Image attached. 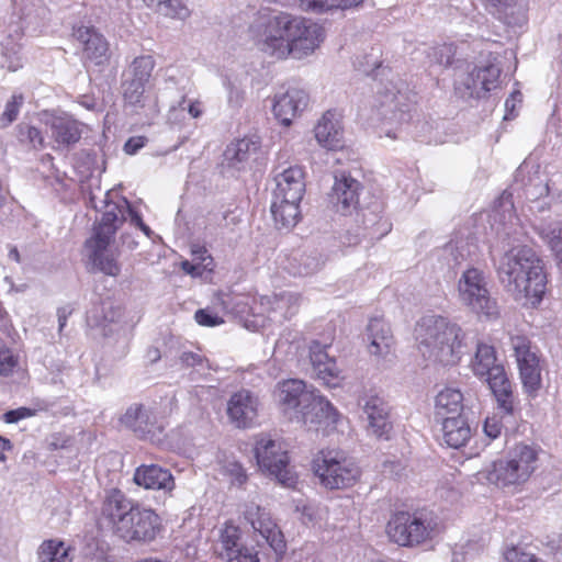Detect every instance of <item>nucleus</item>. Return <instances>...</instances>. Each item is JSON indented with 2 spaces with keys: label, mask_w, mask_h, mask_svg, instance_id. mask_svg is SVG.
I'll return each instance as SVG.
<instances>
[{
  "label": "nucleus",
  "mask_w": 562,
  "mask_h": 562,
  "mask_svg": "<svg viewBox=\"0 0 562 562\" xmlns=\"http://www.w3.org/2000/svg\"><path fill=\"white\" fill-rule=\"evenodd\" d=\"M74 36L83 45V56L94 65H103L109 59V43L93 26H79Z\"/></svg>",
  "instance_id": "24"
},
{
  "label": "nucleus",
  "mask_w": 562,
  "mask_h": 562,
  "mask_svg": "<svg viewBox=\"0 0 562 562\" xmlns=\"http://www.w3.org/2000/svg\"><path fill=\"white\" fill-rule=\"evenodd\" d=\"M260 305L271 321L282 323L297 313L300 295L293 292L265 295L260 297Z\"/></svg>",
  "instance_id": "23"
},
{
  "label": "nucleus",
  "mask_w": 562,
  "mask_h": 562,
  "mask_svg": "<svg viewBox=\"0 0 562 562\" xmlns=\"http://www.w3.org/2000/svg\"><path fill=\"white\" fill-rule=\"evenodd\" d=\"M464 395L459 389L445 387L436 395L435 398L436 419L464 415Z\"/></svg>",
  "instance_id": "33"
},
{
  "label": "nucleus",
  "mask_w": 562,
  "mask_h": 562,
  "mask_svg": "<svg viewBox=\"0 0 562 562\" xmlns=\"http://www.w3.org/2000/svg\"><path fill=\"white\" fill-rule=\"evenodd\" d=\"M42 121L50 128L52 137L58 145L70 146L81 137L78 122L69 116H58L44 112Z\"/></svg>",
  "instance_id": "28"
},
{
  "label": "nucleus",
  "mask_w": 562,
  "mask_h": 562,
  "mask_svg": "<svg viewBox=\"0 0 562 562\" xmlns=\"http://www.w3.org/2000/svg\"><path fill=\"white\" fill-rule=\"evenodd\" d=\"M313 470L323 486L329 490L346 488L356 483L359 468L338 450H322L313 460Z\"/></svg>",
  "instance_id": "9"
},
{
  "label": "nucleus",
  "mask_w": 562,
  "mask_h": 562,
  "mask_svg": "<svg viewBox=\"0 0 562 562\" xmlns=\"http://www.w3.org/2000/svg\"><path fill=\"white\" fill-rule=\"evenodd\" d=\"M439 420L441 422L442 439L448 447L459 449L471 439L472 430L464 415Z\"/></svg>",
  "instance_id": "32"
},
{
  "label": "nucleus",
  "mask_w": 562,
  "mask_h": 562,
  "mask_svg": "<svg viewBox=\"0 0 562 562\" xmlns=\"http://www.w3.org/2000/svg\"><path fill=\"white\" fill-rule=\"evenodd\" d=\"M415 337L423 358L445 367L457 364L468 346L462 328L439 315L422 317L416 324Z\"/></svg>",
  "instance_id": "4"
},
{
  "label": "nucleus",
  "mask_w": 562,
  "mask_h": 562,
  "mask_svg": "<svg viewBox=\"0 0 562 562\" xmlns=\"http://www.w3.org/2000/svg\"><path fill=\"white\" fill-rule=\"evenodd\" d=\"M18 364L16 358L3 346H0V374L9 375Z\"/></svg>",
  "instance_id": "49"
},
{
  "label": "nucleus",
  "mask_w": 562,
  "mask_h": 562,
  "mask_svg": "<svg viewBox=\"0 0 562 562\" xmlns=\"http://www.w3.org/2000/svg\"><path fill=\"white\" fill-rule=\"evenodd\" d=\"M515 183L521 184L527 200L536 202L547 196L549 184L547 176L541 171L539 165L532 161H524L515 172Z\"/></svg>",
  "instance_id": "18"
},
{
  "label": "nucleus",
  "mask_w": 562,
  "mask_h": 562,
  "mask_svg": "<svg viewBox=\"0 0 562 562\" xmlns=\"http://www.w3.org/2000/svg\"><path fill=\"white\" fill-rule=\"evenodd\" d=\"M302 199H276L271 204V213L279 229H290L300 220V202Z\"/></svg>",
  "instance_id": "35"
},
{
  "label": "nucleus",
  "mask_w": 562,
  "mask_h": 562,
  "mask_svg": "<svg viewBox=\"0 0 562 562\" xmlns=\"http://www.w3.org/2000/svg\"><path fill=\"white\" fill-rule=\"evenodd\" d=\"M74 308L70 305L61 306L57 310L59 331L66 326L67 318L71 315Z\"/></svg>",
  "instance_id": "59"
},
{
  "label": "nucleus",
  "mask_w": 562,
  "mask_h": 562,
  "mask_svg": "<svg viewBox=\"0 0 562 562\" xmlns=\"http://www.w3.org/2000/svg\"><path fill=\"white\" fill-rule=\"evenodd\" d=\"M310 360L314 374L324 384L330 387L339 384L340 371L335 359L330 358L326 352L325 346H322L318 341H313L310 346Z\"/></svg>",
  "instance_id": "25"
},
{
  "label": "nucleus",
  "mask_w": 562,
  "mask_h": 562,
  "mask_svg": "<svg viewBox=\"0 0 562 562\" xmlns=\"http://www.w3.org/2000/svg\"><path fill=\"white\" fill-rule=\"evenodd\" d=\"M317 142L325 148L334 150L342 147V126L339 114L327 111L314 128Z\"/></svg>",
  "instance_id": "30"
},
{
  "label": "nucleus",
  "mask_w": 562,
  "mask_h": 562,
  "mask_svg": "<svg viewBox=\"0 0 562 562\" xmlns=\"http://www.w3.org/2000/svg\"><path fill=\"white\" fill-rule=\"evenodd\" d=\"M497 18L509 26H521L527 22L525 0H483Z\"/></svg>",
  "instance_id": "31"
},
{
  "label": "nucleus",
  "mask_w": 562,
  "mask_h": 562,
  "mask_svg": "<svg viewBox=\"0 0 562 562\" xmlns=\"http://www.w3.org/2000/svg\"><path fill=\"white\" fill-rule=\"evenodd\" d=\"M461 303L477 316L495 319L499 316L498 305L491 296L487 282L482 271L475 268L465 270L458 282Z\"/></svg>",
  "instance_id": "10"
},
{
  "label": "nucleus",
  "mask_w": 562,
  "mask_h": 562,
  "mask_svg": "<svg viewBox=\"0 0 562 562\" xmlns=\"http://www.w3.org/2000/svg\"><path fill=\"white\" fill-rule=\"evenodd\" d=\"M495 349L493 346L477 342L474 358L471 362L472 370L477 376H485L502 364L496 362Z\"/></svg>",
  "instance_id": "36"
},
{
  "label": "nucleus",
  "mask_w": 562,
  "mask_h": 562,
  "mask_svg": "<svg viewBox=\"0 0 562 562\" xmlns=\"http://www.w3.org/2000/svg\"><path fill=\"white\" fill-rule=\"evenodd\" d=\"M443 251L446 255L451 257L453 266L460 265L469 255V251L467 250V243L463 240L447 244Z\"/></svg>",
  "instance_id": "48"
},
{
  "label": "nucleus",
  "mask_w": 562,
  "mask_h": 562,
  "mask_svg": "<svg viewBox=\"0 0 562 562\" xmlns=\"http://www.w3.org/2000/svg\"><path fill=\"white\" fill-rule=\"evenodd\" d=\"M102 516L114 533L126 542H149L159 530V518L151 510L127 498L120 490H111L102 505Z\"/></svg>",
  "instance_id": "5"
},
{
  "label": "nucleus",
  "mask_w": 562,
  "mask_h": 562,
  "mask_svg": "<svg viewBox=\"0 0 562 562\" xmlns=\"http://www.w3.org/2000/svg\"><path fill=\"white\" fill-rule=\"evenodd\" d=\"M402 98H403V95H402V94H398V95H397V94H394V93H393V94H392V99H391V101H390V103H389V106H390L391 109H394V110H396V111L400 113V114H398V120H400V121L404 120V115H405V113H406V112H408V109L404 110V109H402V106H401V101H400V99H402Z\"/></svg>",
  "instance_id": "61"
},
{
  "label": "nucleus",
  "mask_w": 562,
  "mask_h": 562,
  "mask_svg": "<svg viewBox=\"0 0 562 562\" xmlns=\"http://www.w3.org/2000/svg\"><path fill=\"white\" fill-rule=\"evenodd\" d=\"M110 191L103 193L99 199L95 193H90L89 204L97 211L102 212L101 220L95 224L93 234L85 243L88 258L93 268L104 274L116 277L121 272L117 261L119 250L113 246L114 237L119 227L125 222L126 214L137 227L143 222L140 215L135 212L126 199L121 202L110 200Z\"/></svg>",
  "instance_id": "1"
},
{
  "label": "nucleus",
  "mask_w": 562,
  "mask_h": 562,
  "mask_svg": "<svg viewBox=\"0 0 562 562\" xmlns=\"http://www.w3.org/2000/svg\"><path fill=\"white\" fill-rule=\"evenodd\" d=\"M258 398L249 391H239L227 403V415L238 428L250 427L258 416Z\"/></svg>",
  "instance_id": "20"
},
{
  "label": "nucleus",
  "mask_w": 562,
  "mask_h": 562,
  "mask_svg": "<svg viewBox=\"0 0 562 562\" xmlns=\"http://www.w3.org/2000/svg\"><path fill=\"white\" fill-rule=\"evenodd\" d=\"M133 481L146 490L171 492L175 488L170 471L157 464H142L136 468Z\"/></svg>",
  "instance_id": "27"
},
{
  "label": "nucleus",
  "mask_w": 562,
  "mask_h": 562,
  "mask_svg": "<svg viewBox=\"0 0 562 562\" xmlns=\"http://www.w3.org/2000/svg\"><path fill=\"white\" fill-rule=\"evenodd\" d=\"M316 390L308 387L303 380L289 379L277 385V398L284 413H294L295 417L306 406Z\"/></svg>",
  "instance_id": "15"
},
{
  "label": "nucleus",
  "mask_w": 562,
  "mask_h": 562,
  "mask_svg": "<svg viewBox=\"0 0 562 562\" xmlns=\"http://www.w3.org/2000/svg\"><path fill=\"white\" fill-rule=\"evenodd\" d=\"M40 562H71L70 548L61 540L49 539L42 542L37 550Z\"/></svg>",
  "instance_id": "37"
},
{
  "label": "nucleus",
  "mask_w": 562,
  "mask_h": 562,
  "mask_svg": "<svg viewBox=\"0 0 562 562\" xmlns=\"http://www.w3.org/2000/svg\"><path fill=\"white\" fill-rule=\"evenodd\" d=\"M293 260L297 262V267L294 269L293 272L299 276L312 274L318 271L324 265L322 257L317 252L301 254Z\"/></svg>",
  "instance_id": "43"
},
{
  "label": "nucleus",
  "mask_w": 562,
  "mask_h": 562,
  "mask_svg": "<svg viewBox=\"0 0 562 562\" xmlns=\"http://www.w3.org/2000/svg\"><path fill=\"white\" fill-rule=\"evenodd\" d=\"M335 1L336 0H302V7L306 10L322 13L335 9Z\"/></svg>",
  "instance_id": "51"
},
{
  "label": "nucleus",
  "mask_w": 562,
  "mask_h": 562,
  "mask_svg": "<svg viewBox=\"0 0 562 562\" xmlns=\"http://www.w3.org/2000/svg\"><path fill=\"white\" fill-rule=\"evenodd\" d=\"M180 362L186 367H207V360L199 353L184 351L180 356Z\"/></svg>",
  "instance_id": "53"
},
{
  "label": "nucleus",
  "mask_w": 562,
  "mask_h": 562,
  "mask_svg": "<svg viewBox=\"0 0 562 562\" xmlns=\"http://www.w3.org/2000/svg\"><path fill=\"white\" fill-rule=\"evenodd\" d=\"M497 276L515 300L529 299L538 303L546 292L547 277L536 251L527 246L506 251L497 266Z\"/></svg>",
  "instance_id": "3"
},
{
  "label": "nucleus",
  "mask_w": 562,
  "mask_h": 562,
  "mask_svg": "<svg viewBox=\"0 0 562 562\" xmlns=\"http://www.w3.org/2000/svg\"><path fill=\"white\" fill-rule=\"evenodd\" d=\"M485 379L498 403V407L505 414H512L514 408L512 384L506 375L504 367L502 366L501 368L494 369V371L485 375Z\"/></svg>",
  "instance_id": "34"
},
{
  "label": "nucleus",
  "mask_w": 562,
  "mask_h": 562,
  "mask_svg": "<svg viewBox=\"0 0 562 562\" xmlns=\"http://www.w3.org/2000/svg\"><path fill=\"white\" fill-rule=\"evenodd\" d=\"M240 535L241 531L237 526H234L233 524H226L223 530L221 531L220 537V555L223 559H227L232 557L235 552H237L238 549L244 547L240 543Z\"/></svg>",
  "instance_id": "39"
},
{
  "label": "nucleus",
  "mask_w": 562,
  "mask_h": 562,
  "mask_svg": "<svg viewBox=\"0 0 562 562\" xmlns=\"http://www.w3.org/2000/svg\"><path fill=\"white\" fill-rule=\"evenodd\" d=\"M226 560L227 562H259L258 553L246 547H241Z\"/></svg>",
  "instance_id": "52"
},
{
  "label": "nucleus",
  "mask_w": 562,
  "mask_h": 562,
  "mask_svg": "<svg viewBox=\"0 0 562 562\" xmlns=\"http://www.w3.org/2000/svg\"><path fill=\"white\" fill-rule=\"evenodd\" d=\"M228 89V103L234 108L241 106L244 100V93L240 89L235 87L233 83L227 85Z\"/></svg>",
  "instance_id": "57"
},
{
  "label": "nucleus",
  "mask_w": 562,
  "mask_h": 562,
  "mask_svg": "<svg viewBox=\"0 0 562 562\" xmlns=\"http://www.w3.org/2000/svg\"><path fill=\"white\" fill-rule=\"evenodd\" d=\"M310 428H329L337 424L338 411L318 391L314 393L305 407L297 415Z\"/></svg>",
  "instance_id": "17"
},
{
  "label": "nucleus",
  "mask_w": 562,
  "mask_h": 562,
  "mask_svg": "<svg viewBox=\"0 0 562 562\" xmlns=\"http://www.w3.org/2000/svg\"><path fill=\"white\" fill-rule=\"evenodd\" d=\"M502 72L499 56L495 53H481L474 65L456 74L454 89L462 99H481L496 89Z\"/></svg>",
  "instance_id": "6"
},
{
  "label": "nucleus",
  "mask_w": 562,
  "mask_h": 562,
  "mask_svg": "<svg viewBox=\"0 0 562 562\" xmlns=\"http://www.w3.org/2000/svg\"><path fill=\"white\" fill-rule=\"evenodd\" d=\"M308 103L307 93L296 87H290L284 92L274 95L273 113L276 117L285 126H289L296 116L303 111Z\"/></svg>",
  "instance_id": "19"
},
{
  "label": "nucleus",
  "mask_w": 562,
  "mask_h": 562,
  "mask_svg": "<svg viewBox=\"0 0 562 562\" xmlns=\"http://www.w3.org/2000/svg\"><path fill=\"white\" fill-rule=\"evenodd\" d=\"M378 209L376 205L374 210H361L362 225L364 229L370 231L372 237L375 234L382 236L389 231L387 223H381L382 216Z\"/></svg>",
  "instance_id": "44"
},
{
  "label": "nucleus",
  "mask_w": 562,
  "mask_h": 562,
  "mask_svg": "<svg viewBox=\"0 0 562 562\" xmlns=\"http://www.w3.org/2000/svg\"><path fill=\"white\" fill-rule=\"evenodd\" d=\"M437 522L431 512H400L387 522L386 532L390 539L404 547H413L425 542L431 537Z\"/></svg>",
  "instance_id": "8"
},
{
  "label": "nucleus",
  "mask_w": 562,
  "mask_h": 562,
  "mask_svg": "<svg viewBox=\"0 0 562 562\" xmlns=\"http://www.w3.org/2000/svg\"><path fill=\"white\" fill-rule=\"evenodd\" d=\"M155 67V60L151 56H139L133 60L123 78L147 83Z\"/></svg>",
  "instance_id": "40"
},
{
  "label": "nucleus",
  "mask_w": 562,
  "mask_h": 562,
  "mask_svg": "<svg viewBox=\"0 0 562 562\" xmlns=\"http://www.w3.org/2000/svg\"><path fill=\"white\" fill-rule=\"evenodd\" d=\"M120 423L142 439H147L157 427L156 416L153 411L139 403L128 406L120 417Z\"/></svg>",
  "instance_id": "22"
},
{
  "label": "nucleus",
  "mask_w": 562,
  "mask_h": 562,
  "mask_svg": "<svg viewBox=\"0 0 562 562\" xmlns=\"http://www.w3.org/2000/svg\"><path fill=\"white\" fill-rule=\"evenodd\" d=\"M538 452L533 447L516 445L505 457L490 465L486 470V479L503 487L524 484L536 470Z\"/></svg>",
  "instance_id": "7"
},
{
  "label": "nucleus",
  "mask_w": 562,
  "mask_h": 562,
  "mask_svg": "<svg viewBox=\"0 0 562 562\" xmlns=\"http://www.w3.org/2000/svg\"><path fill=\"white\" fill-rule=\"evenodd\" d=\"M233 467L234 468H233L232 472L235 474V481L239 485L244 484L247 480V475H246L244 469L238 464H234Z\"/></svg>",
  "instance_id": "64"
},
{
  "label": "nucleus",
  "mask_w": 562,
  "mask_h": 562,
  "mask_svg": "<svg viewBox=\"0 0 562 562\" xmlns=\"http://www.w3.org/2000/svg\"><path fill=\"white\" fill-rule=\"evenodd\" d=\"M361 184L358 180L341 172L335 176V182L328 195L329 203L336 212L348 215L357 210Z\"/></svg>",
  "instance_id": "16"
},
{
  "label": "nucleus",
  "mask_w": 562,
  "mask_h": 562,
  "mask_svg": "<svg viewBox=\"0 0 562 562\" xmlns=\"http://www.w3.org/2000/svg\"><path fill=\"white\" fill-rule=\"evenodd\" d=\"M255 456L262 471L268 472L286 487L294 486L296 477L289 468L288 452L281 441L261 435L256 441Z\"/></svg>",
  "instance_id": "11"
},
{
  "label": "nucleus",
  "mask_w": 562,
  "mask_h": 562,
  "mask_svg": "<svg viewBox=\"0 0 562 562\" xmlns=\"http://www.w3.org/2000/svg\"><path fill=\"white\" fill-rule=\"evenodd\" d=\"M324 38L325 30L321 24L281 12L268 20L259 44L262 52L276 58L292 55L301 59L313 54Z\"/></svg>",
  "instance_id": "2"
},
{
  "label": "nucleus",
  "mask_w": 562,
  "mask_h": 562,
  "mask_svg": "<svg viewBox=\"0 0 562 562\" xmlns=\"http://www.w3.org/2000/svg\"><path fill=\"white\" fill-rule=\"evenodd\" d=\"M506 562H543L533 553L522 551L518 548L509 549L505 554Z\"/></svg>",
  "instance_id": "50"
},
{
  "label": "nucleus",
  "mask_w": 562,
  "mask_h": 562,
  "mask_svg": "<svg viewBox=\"0 0 562 562\" xmlns=\"http://www.w3.org/2000/svg\"><path fill=\"white\" fill-rule=\"evenodd\" d=\"M146 83L123 78L121 88L125 105L137 110L145 106L147 95L145 94Z\"/></svg>",
  "instance_id": "38"
},
{
  "label": "nucleus",
  "mask_w": 562,
  "mask_h": 562,
  "mask_svg": "<svg viewBox=\"0 0 562 562\" xmlns=\"http://www.w3.org/2000/svg\"><path fill=\"white\" fill-rule=\"evenodd\" d=\"M217 303L220 305H222L223 310L227 311V312H239L238 310L235 308V306H233L232 304V301H233V296L228 293H218L217 294Z\"/></svg>",
  "instance_id": "60"
},
{
  "label": "nucleus",
  "mask_w": 562,
  "mask_h": 562,
  "mask_svg": "<svg viewBox=\"0 0 562 562\" xmlns=\"http://www.w3.org/2000/svg\"><path fill=\"white\" fill-rule=\"evenodd\" d=\"M503 425L496 417H487L484 422L483 430L485 435L491 439H496L502 432Z\"/></svg>",
  "instance_id": "55"
},
{
  "label": "nucleus",
  "mask_w": 562,
  "mask_h": 562,
  "mask_svg": "<svg viewBox=\"0 0 562 562\" xmlns=\"http://www.w3.org/2000/svg\"><path fill=\"white\" fill-rule=\"evenodd\" d=\"M34 411L27 407H19L16 409H12L7 412L3 415V419L8 424L18 423L19 420L23 418H27L34 415Z\"/></svg>",
  "instance_id": "56"
},
{
  "label": "nucleus",
  "mask_w": 562,
  "mask_h": 562,
  "mask_svg": "<svg viewBox=\"0 0 562 562\" xmlns=\"http://www.w3.org/2000/svg\"><path fill=\"white\" fill-rule=\"evenodd\" d=\"M244 517L250 524L254 531L266 540L278 558L285 553L286 542L284 536L265 507L251 503L246 506Z\"/></svg>",
  "instance_id": "13"
},
{
  "label": "nucleus",
  "mask_w": 562,
  "mask_h": 562,
  "mask_svg": "<svg viewBox=\"0 0 562 562\" xmlns=\"http://www.w3.org/2000/svg\"><path fill=\"white\" fill-rule=\"evenodd\" d=\"M24 103V95L22 93H13L10 100L7 101L4 111L0 116V125L5 127L14 122L19 115L20 109Z\"/></svg>",
  "instance_id": "46"
},
{
  "label": "nucleus",
  "mask_w": 562,
  "mask_h": 562,
  "mask_svg": "<svg viewBox=\"0 0 562 562\" xmlns=\"http://www.w3.org/2000/svg\"><path fill=\"white\" fill-rule=\"evenodd\" d=\"M510 346L516 358L519 378L525 392L535 397L542 386L540 357L531 341L521 335L510 337Z\"/></svg>",
  "instance_id": "12"
},
{
  "label": "nucleus",
  "mask_w": 562,
  "mask_h": 562,
  "mask_svg": "<svg viewBox=\"0 0 562 562\" xmlns=\"http://www.w3.org/2000/svg\"><path fill=\"white\" fill-rule=\"evenodd\" d=\"M154 11L165 18L180 21H186L191 15V10L183 0H162Z\"/></svg>",
  "instance_id": "42"
},
{
  "label": "nucleus",
  "mask_w": 562,
  "mask_h": 562,
  "mask_svg": "<svg viewBox=\"0 0 562 562\" xmlns=\"http://www.w3.org/2000/svg\"><path fill=\"white\" fill-rule=\"evenodd\" d=\"M305 175L300 166H292L276 175V199H302L305 192Z\"/></svg>",
  "instance_id": "26"
},
{
  "label": "nucleus",
  "mask_w": 562,
  "mask_h": 562,
  "mask_svg": "<svg viewBox=\"0 0 562 562\" xmlns=\"http://www.w3.org/2000/svg\"><path fill=\"white\" fill-rule=\"evenodd\" d=\"M454 55L456 48L453 44L437 45L430 47L427 52V58L430 64H437L443 67L451 65Z\"/></svg>",
  "instance_id": "45"
},
{
  "label": "nucleus",
  "mask_w": 562,
  "mask_h": 562,
  "mask_svg": "<svg viewBox=\"0 0 562 562\" xmlns=\"http://www.w3.org/2000/svg\"><path fill=\"white\" fill-rule=\"evenodd\" d=\"M145 137H131L124 144V150L126 154L133 155L145 145Z\"/></svg>",
  "instance_id": "58"
},
{
  "label": "nucleus",
  "mask_w": 562,
  "mask_h": 562,
  "mask_svg": "<svg viewBox=\"0 0 562 562\" xmlns=\"http://www.w3.org/2000/svg\"><path fill=\"white\" fill-rule=\"evenodd\" d=\"M540 234L548 243L554 254L559 268L562 270V222H557L542 228Z\"/></svg>",
  "instance_id": "41"
},
{
  "label": "nucleus",
  "mask_w": 562,
  "mask_h": 562,
  "mask_svg": "<svg viewBox=\"0 0 562 562\" xmlns=\"http://www.w3.org/2000/svg\"><path fill=\"white\" fill-rule=\"evenodd\" d=\"M362 2H363V0H336L335 1V9L346 10V9H349V8H352V7H358Z\"/></svg>",
  "instance_id": "63"
},
{
  "label": "nucleus",
  "mask_w": 562,
  "mask_h": 562,
  "mask_svg": "<svg viewBox=\"0 0 562 562\" xmlns=\"http://www.w3.org/2000/svg\"><path fill=\"white\" fill-rule=\"evenodd\" d=\"M368 351L378 360H385L393 351L394 338L390 325L382 318H371L367 327Z\"/></svg>",
  "instance_id": "21"
},
{
  "label": "nucleus",
  "mask_w": 562,
  "mask_h": 562,
  "mask_svg": "<svg viewBox=\"0 0 562 562\" xmlns=\"http://www.w3.org/2000/svg\"><path fill=\"white\" fill-rule=\"evenodd\" d=\"M261 147L257 136L244 137L231 143L224 151V162L229 168L244 169L246 164L256 158Z\"/></svg>",
  "instance_id": "29"
},
{
  "label": "nucleus",
  "mask_w": 562,
  "mask_h": 562,
  "mask_svg": "<svg viewBox=\"0 0 562 562\" xmlns=\"http://www.w3.org/2000/svg\"><path fill=\"white\" fill-rule=\"evenodd\" d=\"M182 270L191 276H200L202 272L200 265L191 263L190 261L186 260L181 263Z\"/></svg>",
  "instance_id": "62"
},
{
  "label": "nucleus",
  "mask_w": 562,
  "mask_h": 562,
  "mask_svg": "<svg viewBox=\"0 0 562 562\" xmlns=\"http://www.w3.org/2000/svg\"><path fill=\"white\" fill-rule=\"evenodd\" d=\"M194 318L198 322V324L209 327L217 326L223 323V319L220 316L211 314L205 310L196 311Z\"/></svg>",
  "instance_id": "54"
},
{
  "label": "nucleus",
  "mask_w": 562,
  "mask_h": 562,
  "mask_svg": "<svg viewBox=\"0 0 562 562\" xmlns=\"http://www.w3.org/2000/svg\"><path fill=\"white\" fill-rule=\"evenodd\" d=\"M18 137L21 142L29 143L35 149L44 147V136L41 131L30 124L21 123L18 125Z\"/></svg>",
  "instance_id": "47"
},
{
  "label": "nucleus",
  "mask_w": 562,
  "mask_h": 562,
  "mask_svg": "<svg viewBox=\"0 0 562 562\" xmlns=\"http://www.w3.org/2000/svg\"><path fill=\"white\" fill-rule=\"evenodd\" d=\"M358 403L367 417L368 432L378 439H390L393 427L387 402L376 393H366Z\"/></svg>",
  "instance_id": "14"
}]
</instances>
